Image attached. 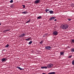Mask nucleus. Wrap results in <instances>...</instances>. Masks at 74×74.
I'll list each match as a JSON object with an SVG mask.
<instances>
[{"label":"nucleus","instance_id":"21","mask_svg":"<svg viewBox=\"0 0 74 74\" xmlns=\"http://www.w3.org/2000/svg\"><path fill=\"white\" fill-rule=\"evenodd\" d=\"M43 43V41L42 40L40 42V44H42Z\"/></svg>","mask_w":74,"mask_h":74},{"label":"nucleus","instance_id":"4","mask_svg":"<svg viewBox=\"0 0 74 74\" xmlns=\"http://www.w3.org/2000/svg\"><path fill=\"white\" fill-rule=\"evenodd\" d=\"M55 18H56V17H55V16L52 17L50 18L49 19V20L50 21H51L52 20L53 21V20H54Z\"/></svg>","mask_w":74,"mask_h":74},{"label":"nucleus","instance_id":"10","mask_svg":"<svg viewBox=\"0 0 74 74\" xmlns=\"http://www.w3.org/2000/svg\"><path fill=\"white\" fill-rule=\"evenodd\" d=\"M47 67L45 66H42L41 68V69H47Z\"/></svg>","mask_w":74,"mask_h":74},{"label":"nucleus","instance_id":"29","mask_svg":"<svg viewBox=\"0 0 74 74\" xmlns=\"http://www.w3.org/2000/svg\"><path fill=\"white\" fill-rule=\"evenodd\" d=\"M68 21H70L71 20V19L68 18Z\"/></svg>","mask_w":74,"mask_h":74},{"label":"nucleus","instance_id":"7","mask_svg":"<svg viewBox=\"0 0 74 74\" xmlns=\"http://www.w3.org/2000/svg\"><path fill=\"white\" fill-rule=\"evenodd\" d=\"M53 33V35H54V36H57V35H58V32L56 31H54Z\"/></svg>","mask_w":74,"mask_h":74},{"label":"nucleus","instance_id":"1","mask_svg":"<svg viewBox=\"0 0 74 74\" xmlns=\"http://www.w3.org/2000/svg\"><path fill=\"white\" fill-rule=\"evenodd\" d=\"M69 27V26L67 24H65L62 26V28L63 29H67Z\"/></svg>","mask_w":74,"mask_h":74},{"label":"nucleus","instance_id":"33","mask_svg":"<svg viewBox=\"0 0 74 74\" xmlns=\"http://www.w3.org/2000/svg\"><path fill=\"white\" fill-rule=\"evenodd\" d=\"M45 11L47 12H47H47V11L46 10H45Z\"/></svg>","mask_w":74,"mask_h":74},{"label":"nucleus","instance_id":"6","mask_svg":"<svg viewBox=\"0 0 74 74\" xmlns=\"http://www.w3.org/2000/svg\"><path fill=\"white\" fill-rule=\"evenodd\" d=\"M25 33H23V34H22L21 35H19V37H25Z\"/></svg>","mask_w":74,"mask_h":74},{"label":"nucleus","instance_id":"34","mask_svg":"<svg viewBox=\"0 0 74 74\" xmlns=\"http://www.w3.org/2000/svg\"><path fill=\"white\" fill-rule=\"evenodd\" d=\"M57 21V20L56 19H55L54 20L55 21Z\"/></svg>","mask_w":74,"mask_h":74},{"label":"nucleus","instance_id":"15","mask_svg":"<svg viewBox=\"0 0 74 74\" xmlns=\"http://www.w3.org/2000/svg\"><path fill=\"white\" fill-rule=\"evenodd\" d=\"M71 51L72 52H74V49L73 48H72L71 49Z\"/></svg>","mask_w":74,"mask_h":74},{"label":"nucleus","instance_id":"19","mask_svg":"<svg viewBox=\"0 0 74 74\" xmlns=\"http://www.w3.org/2000/svg\"><path fill=\"white\" fill-rule=\"evenodd\" d=\"M61 55H63V53H64V52H60V53Z\"/></svg>","mask_w":74,"mask_h":74},{"label":"nucleus","instance_id":"25","mask_svg":"<svg viewBox=\"0 0 74 74\" xmlns=\"http://www.w3.org/2000/svg\"><path fill=\"white\" fill-rule=\"evenodd\" d=\"M22 6H23V8H25V5H23Z\"/></svg>","mask_w":74,"mask_h":74},{"label":"nucleus","instance_id":"37","mask_svg":"<svg viewBox=\"0 0 74 74\" xmlns=\"http://www.w3.org/2000/svg\"><path fill=\"white\" fill-rule=\"evenodd\" d=\"M42 74H46V73H43Z\"/></svg>","mask_w":74,"mask_h":74},{"label":"nucleus","instance_id":"24","mask_svg":"<svg viewBox=\"0 0 74 74\" xmlns=\"http://www.w3.org/2000/svg\"><path fill=\"white\" fill-rule=\"evenodd\" d=\"M72 57V56H70L69 57V58H71V57Z\"/></svg>","mask_w":74,"mask_h":74},{"label":"nucleus","instance_id":"20","mask_svg":"<svg viewBox=\"0 0 74 74\" xmlns=\"http://www.w3.org/2000/svg\"><path fill=\"white\" fill-rule=\"evenodd\" d=\"M30 20H31L30 19L27 22H26L27 23H29V22H30Z\"/></svg>","mask_w":74,"mask_h":74},{"label":"nucleus","instance_id":"5","mask_svg":"<svg viewBox=\"0 0 74 74\" xmlns=\"http://www.w3.org/2000/svg\"><path fill=\"white\" fill-rule=\"evenodd\" d=\"M45 49H46L47 50H50L51 48V47L50 46H46L45 47Z\"/></svg>","mask_w":74,"mask_h":74},{"label":"nucleus","instance_id":"17","mask_svg":"<svg viewBox=\"0 0 74 74\" xmlns=\"http://www.w3.org/2000/svg\"><path fill=\"white\" fill-rule=\"evenodd\" d=\"M32 41H30L29 42L28 44H29V45H30V44H32Z\"/></svg>","mask_w":74,"mask_h":74},{"label":"nucleus","instance_id":"18","mask_svg":"<svg viewBox=\"0 0 74 74\" xmlns=\"http://www.w3.org/2000/svg\"><path fill=\"white\" fill-rule=\"evenodd\" d=\"M8 47H9V45L8 44H7L5 46V48H8Z\"/></svg>","mask_w":74,"mask_h":74},{"label":"nucleus","instance_id":"27","mask_svg":"<svg viewBox=\"0 0 74 74\" xmlns=\"http://www.w3.org/2000/svg\"><path fill=\"white\" fill-rule=\"evenodd\" d=\"M72 41L74 43V39H72Z\"/></svg>","mask_w":74,"mask_h":74},{"label":"nucleus","instance_id":"31","mask_svg":"<svg viewBox=\"0 0 74 74\" xmlns=\"http://www.w3.org/2000/svg\"><path fill=\"white\" fill-rule=\"evenodd\" d=\"M72 5L73 7H74V4H72Z\"/></svg>","mask_w":74,"mask_h":74},{"label":"nucleus","instance_id":"32","mask_svg":"<svg viewBox=\"0 0 74 74\" xmlns=\"http://www.w3.org/2000/svg\"><path fill=\"white\" fill-rule=\"evenodd\" d=\"M10 29H8V30H6V31L7 32V31H10Z\"/></svg>","mask_w":74,"mask_h":74},{"label":"nucleus","instance_id":"22","mask_svg":"<svg viewBox=\"0 0 74 74\" xmlns=\"http://www.w3.org/2000/svg\"><path fill=\"white\" fill-rule=\"evenodd\" d=\"M72 64H73V65H74V60H73L72 62Z\"/></svg>","mask_w":74,"mask_h":74},{"label":"nucleus","instance_id":"3","mask_svg":"<svg viewBox=\"0 0 74 74\" xmlns=\"http://www.w3.org/2000/svg\"><path fill=\"white\" fill-rule=\"evenodd\" d=\"M41 2L40 0H36L34 2V4H39Z\"/></svg>","mask_w":74,"mask_h":74},{"label":"nucleus","instance_id":"26","mask_svg":"<svg viewBox=\"0 0 74 74\" xmlns=\"http://www.w3.org/2000/svg\"><path fill=\"white\" fill-rule=\"evenodd\" d=\"M13 2V0H11V1H10V3H12Z\"/></svg>","mask_w":74,"mask_h":74},{"label":"nucleus","instance_id":"9","mask_svg":"<svg viewBox=\"0 0 74 74\" xmlns=\"http://www.w3.org/2000/svg\"><path fill=\"white\" fill-rule=\"evenodd\" d=\"M17 69H19V70H24V69L21 68H20V67L19 66H17Z\"/></svg>","mask_w":74,"mask_h":74},{"label":"nucleus","instance_id":"12","mask_svg":"<svg viewBox=\"0 0 74 74\" xmlns=\"http://www.w3.org/2000/svg\"><path fill=\"white\" fill-rule=\"evenodd\" d=\"M49 12H50V14H52L53 13V12L52 10L49 11Z\"/></svg>","mask_w":74,"mask_h":74},{"label":"nucleus","instance_id":"16","mask_svg":"<svg viewBox=\"0 0 74 74\" xmlns=\"http://www.w3.org/2000/svg\"><path fill=\"white\" fill-rule=\"evenodd\" d=\"M41 16H40L38 17H37V19H41Z\"/></svg>","mask_w":74,"mask_h":74},{"label":"nucleus","instance_id":"28","mask_svg":"<svg viewBox=\"0 0 74 74\" xmlns=\"http://www.w3.org/2000/svg\"><path fill=\"white\" fill-rule=\"evenodd\" d=\"M45 10H46L47 11H49V9H46Z\"/></svg>","mask_w":74,"mask_h":74},{"label":"nucleus","instance_id":"13","mask_svg":"<svg viewBox=\"0 0 74 74\" xmlns=\"http://www.w3.org/2000/svg\"><path fill=\"white\" fill-rule=\"evenodd\" d=\"M55 74V72H51V73H49L48 74Z\"/></svg>","mask_w":74,"mask_h":74},{"label":"nucleus","instance_id":"35","mask_svg":"<svg viewBox=\"0 0 74 74\" xmlns=\"http://www.w3.org/2000/svg\"><path fill=\"white\" fill-rule=\"evenodd\" d=\"M1 25V22H0V25Z\"/></svg>","mask_w":74,"mask_h":74},{"label":"nucleus","instance_id":"14","mask_svg":"<svg viewBox=\"0 0 74 74\" xmlns=\"http://www.w3.org/2000/svg\"><path fill=\"white\" fill-rule=\"evenodd\" d=\"M30 38H29L28 39H25V40H26V41H30Z\"/></svg>","mask_w":74,"mask_h":74},{"label":"nucleus","instance_id":"2","mask_svg":"<svg viewBox=\"0 0 74 74\" xmlns=\"http://www.w3.org/2000/svg\"><path fill=\"white\" fill-rule=\"evenodd\" d=\"M53 66V64H52L51 63L49 64H48L47 65V66L48 68H52V66Z\"/></svg>","mask_w":74,"mask_h":74},{"label":"nucleus","instance_id":"30","mask_svg":"<svg viewBox=\"0 0 74 74\" xmlns=\"http://www.w3.org/2000/svg\"><path fill=\"white\" fill-rule=\"evenodd\" d=\"M7 30H5L4 31V32L5 33L6 32H7Z\"/></svg>","mask_w":74,"mask_h":74},{"label":"nucleus","instance_id":"11","mask_svg":"<svg viewBox=\"0 0 74 74\" xmlns=\"http://www.w3.org/2000/svg\"><path fill=\"white\" fill-rule=\"evenodd\" d=\"M27 11H25L22 12V14H27Z\"/></svg>","mask_w":74,"mask_h":74},{"label":"nucleus","instance_id":"8","mask_svg":"<svg viewBox=\"0 0 74 74\" xmlns=\"http://www.w3.org/2000/svg\"><path fill=\"white\" fill-rule=\"evenodd\" d=\"M1 61L2 62H5V61H6V59H5V58H2L1 59Z\"/></svg>","mask_w":74,"mask_h":74},{"label":"nucleus","instance_id":"36","mask_svg":"<svg viewBox=\"0 0 74 74\" xmlns=\"http://www.w3.org/2000/svg\"><path fill=\"white\" fill-rule=\"evenodd\" d=\"M43 37H45V36L44 35V36H43Z\"/></svg>","mask_w":74,"mask_h":74},{"label":"nucleus","instance_id":"23","mask_svg":"<svg viewBox=\"0 0 74 74\" xmlns=\"http://www.w3.org/2000/svg\"><path fill=\"white\" fill-rule=\"evenodd\" d=\"M14 6H13V5H11V6H10V7H12V8H13Z\"/></svg>","mask_w":74,"mask_h":74}]
</instances>
